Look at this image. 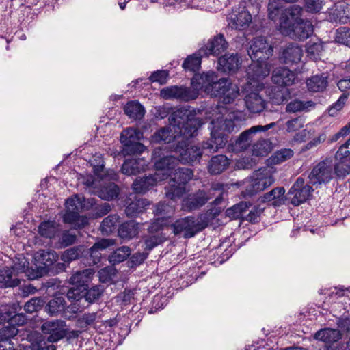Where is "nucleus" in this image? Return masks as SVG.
<instances>
[{
    "instance_id": "9b49d317",
    "label": "nucleus",
    "mask_w": 350,
    "mask_h": 350,
    "mask_svg": "<svg viewBox=\"0 0 350 350\" xmlns=\"http://www.w3.org/2000/svg\"><path fill=\"white\" fill-rule=\"evenodd\" d=\"M313 191L312 186L305 184L304 178L299 177L288 191L287 200L293 206H297L308 200Z\"/></svg>"
},
{
    "instance_id": "f03ea898",
    "label": "nucleus",
    "mask_w": 350,
    "mask_h": 350,
    "mask_svg": "<svg viewBox=\"0 0 350 350\" xmlns=\"http://www.w3.org/2000/svg\"><path fill=\"white\" fill-rule=\"evenodd\" d=\"M303 8L298 5L289 6L284 13L280 23V31L295 40L304 41L313 33V26L308 21L301 18Z\"/></svg>"
},
{
    "instance_id": "2f4dec72",
    "label": "nucleus",
    "mask_w": 350,
    "mask_h": 350,
    "mask_svg": "<svg viewBox=\"0 0 350 350\" xmlns=\"http://www.w3.org/2000/svg\"><path fill=\"white\" fill-rule=\"evenodd\" d=\"M181 139V136H179L172 132V130L169 126H165L160 129L156 131L151 136V142L153 144H170L173 142H178Z\"/></svg>"
},
{
    "instance_id": "e2e57ef3",
    "label": "nucleus",
    "mask_w": 350,
    "mask_h": 350,
    "mask_svg": "<svg viewBox=\"0 0 350 350\" xmlns=\"http://www.w3.org/2000/svg\"><path fill=\"white\" fill-rule=\"evenodd\" d=\"M145 148L144 144L139 142L130 144L126 143V146H122V152L124 156L139 154L144 151Z\"/></svg>"
},
{
    "instance_id": "c9c22d12",
    "label": "nucleus",
    "mask_w": 350,
    "mask_h": 350,
    "mask_svg": "<svg viewBox=\"0 0 350 350\" xmlns=\"http://www.w3.org/2000/svg\"><path fill=\"white\" fill-rule=\"evenodd\" d=\"M138 233V224L133 220L123 222L118 229V234L122 240H131L136 237Z\"/></svg>"
},
{
    "instance_id": "6ab92c4d",
    "label": "nucleus",
    "mask_w": 350,
    "mask_h": 350,
    "mask_svg": "<svg viewBox=\"0 0 350 350\" xmlns=\"http://www.w3.org/2000/svg\"><path fill=\"white\" fill-rule=\"evenodd\" d=\"M64 325L65 322L64 321H47L42 325L41 331L48 342L54 343L65 338Z\"/></svg>"
},
{
    "instance_id": "412c9836",
    "label": "nucleus",
    "mask_w": 350,
    "mask_h": 350,
    "mask_svg": "<svg viewBox=\"0 0 350 350\" xmlns=\"http://www.w3.org/2000/svg\"><path fill=\"white\" fill-rule=\"evenodd\" d=\"M228 48V43L226 40L224 34L219 33L208 39L207 42L200 47V53L202 52V54H205V57H208L211 55L219 56L225 52Z\"/></svg>"
},
{
    "instance_id": "aec40b11",
    "label": "nucleus",
    "mask_w": 350,
    "mask_h": 350,
    "mask_svg": "<svg viewBox=\"0 0 350 350\" xmlns=\"http://www.w3.org/2000/svg\"><path fill=\"white\" fill-rule=\"evenodd\" d=\"M211 191H218L219 194L216 196L214 201L211 202V208L208 209L204 215H201L200 217V220L206 219L207 221L208 224L210 220L214 219L221 213L222 208L218 206H219L224 202V194H227V193L225 192L224 185L219 183H217L212 185L209 190V192Z\"/></svg>"
},
{
    "instance_id": "423d86ee",
    "label": "nucleus",
    "mask_w": 350,
    "mask_h": 350,
    "mask_svg": "<svg viewBox=\"0 0 350 350\" xmlns=\"http://www.w3.org/2000/svg\"><path fill=\"white\" fill-rule=\"evenodd\" d=\"M275 182L272 172L267 167L254 171L245 183L242 191L245 197H252L269 187Z\"/></svg>"
},
{
    "instance_id": "7ed1b4c3",
    "label": "nucleus",
    "mask_w": 350,
    "mask_h": 350,
    "mask_svg": "<svg viewBox=\"0 0 350 350\" xmlns=\"http://www.w3.org/2000/svg\"><path fill=\"white\" fill-rule=\"evenodd\" d=\"M168 120L175 133L181 136V138L193 137L204 123L202 119L197 117L196 111L190 107H183L175 110L170 115Z\"/></svg>"
},
{
    "instance_id": "20e7f679",
    "label": "nucleus",
    "mask_w": 350,
    "mask_h": 350,
    "mask_svg": "<svg viewBox=\"0 0 350 350\" xmlns=\"http://www.w3.org/2000/svg\"><path fill=\"white\" fill-rule=\"evenodd\" d=\"M169 176L168 185L165 187V195L167 198L175 201L186 193V187L193 177V171L191 168L179 167L172 171Z\"/></svg>"
},
{
    "instance_id": "0e129e2a",
    "label": "nucleus",
    "mask_w": 350,
    "mask_h": 350,
    "mask_svg": "<svg viewBox=\"0 0 350 350\" xmlns=\"http://www.w3.org/2000/svg\"><path fill=\"white\" fill-rule=\"evenodd\" d=\"M165 225V220L157 219L154 221L150 223L147 228V234L151 235H158L166 237L163 232L164 226Z\"/></svg>"
},
{
    "instance_id": "2eb2a0df",
    "label": "nucleus",
    "mask_w": 350,
    "mask_h": 350,
    "mask_svg": "<svg viewBox=\"0 0 350 350\" xmlns=\"http://www.w3.org/2000/svg\"><path fill=\"white\" fill-rule=\"evenodd\" d=\"M66 212L63 216V221L66 224H74L79 228H83L88 224L86 217H81L79 215L81 202L79 199L68 198L66 201Z\"/></svg>"
},
{
    "instance_id": "f3484780",
    "label": "nucleus",
    "mask_w": 350,
    "mask_h": 350,
    "mask_svg": "<svg viewBox=\"0 0 350 350\" xmlns=\"http://www.w3.org/2000/svg\"><path fill=\"white\" fill-rule=\"evenodd\" d=\"M112 239H102L96 242L90 248L84 246V259L83 262L88 266H93L100 262L102 259L101 251L113 245Z\"/></svg>"
},
{
    "instance_id": "a19ab883",
    "label": "nucleus",
    "mask_w": 350,
    "mask_h": 350,
    "mask_svg": "<svg viewBox=\"0 0 350 350\" xmlns=\"http://www.w3.org/2000/svg\"><path fill=\"white\" fill-rule=\"evenodd\" d=\"M65 307L66 301L62 296L53 297L44 306V311L50 316H55L62 312Z\"/></svg>"
},
{
    "instance_id": "13d9d810",
    "label": "nucleus",
    "mask_w": 350,
    "mask_h": 350,
    "mask_svg": "<svg viewBox=\"0 0 350 350\" xmlns=\"http://www.w3.org/2000/svg\"><path fill=\"white\" fill-rule=\"evenodd\" d=\"M55 221H44L38 226V232L40 236L45 238H53L56 232Z\"/></svg>"
},
{
    "instance_id": "f257e3e1",
    "label": "nucleus",
    "mask_w": 350,
    "mask_h": 350,
    "mask_svg": "<svg viewBox=\"0 0 350 350\" xmlns=\"http://www.w3.org/2000/svg\"><path fill=\"white\" fill-rule=\"evenodd\" d=\"M95 271L88 268L73 271L67 281L72 286L68 290V299L77 304L81 308H85L98 301L103 296L105 288L103 285L90 286Z\"/></svg>"
},
{
    "instance_id": "79ce46f5",
    "label": "nucleus",
    "mask_w": 350,
    "mask_h": 350,
    "mask_svg": "<svg viewBox=\"0 0 350 350\" xmlns=\"http://www.w3.org/2000/svg\"><path fill=\"white\" fill-rule=\"evenodd\" d=\"M148 204L149 202L146 199L136 198L127 205L124 213L128 217H137L140 213L144 212L146 206Z\"/></svg>"
},
{
    "instance_id": "c03bdc74",
    "label": "nucleus",
    "mask_w": 350,
    "mask_h": 350,
    "mask_svg": "<svg viewBox=\"0 0 350 350\" xmlns=\"http://www.w3.org/2000/svg\"><path fill=\"white\" fill-rule=\"evenodd\" d=\"M291 92L288 88L274 87L269 93V98L273 105H281L291 98Z\"/></svg>"
},
{
    "instance_id": "a878e982",
    "label": "nucleus",
    "mask_w": 350,
    "mask_h": 350,
    "mask_svg": "<svg viewBox=\"0 0 350 350\" xmlns=\"http://www.w3.org/2000/svg\"><path fill=\"white\" fill-rule=\"evenodd\" d=\"M217 74L213 71H208L203 72L202 74H195L191 79V85L193 88V90L198 92L202 90L205 93H208L211 88V85L217 80Z\"/></svg>"
},
{
    "instance_id": "bf43d9fd",
    "label": "nucleus",
    "mask_w": 350,
    "mask_h": 350,
    "mask_svg": "<svg viewBox=\"0 0 350 350\" xmlns=\"http://www.w3.org/2000/svg\"><path fill=\"white\" fill-rule=\"evenodd\" d=\"M270 142L268 140H258L253 145L252 156L265 157L270 152Z\"/></svg>"
},
{
    "instance_id": "774afa93",
    "label": "nucleus",
    "mask_w": 350,
    "mask_h": 350,
    "mask_svg": "<svg viewBox=\"0 0 350 350\" xmlns=\"http://www.w3.org/2000/svg\"><path fill=\"white\" fill-rule=\"evenodd\" d=\"M154 212L155 215L158 217L157 219L165 220L167 217H170V214L172 213L173 211L172 207L167 204L160 202L157 204Z\"/></svg>"
},
{
    "instance_id": "393cba45",
    "label": "nucleus",
    "mask_w": 350,
    "mask_h": 350,
    "mask_svg": "<svg viewBox=\"0 0 350 350\" xmlns=\"http://www.w3.org/2000/svg\"><path fill=\"white\" fill-rule=\"evenodd\" d=\"M163 180L159 173L155 172L154 174L137 177L132 184L133 191L135 193L144 194L148 190L152 189L158 182Z\"/></svg>"
},
{
    "instance_id": "f8f14e48",
    "label": "nucleus",
    "mask_w": 350,
    "mask_h": 350,
    "mask_svg": "<svg viewBox=\"0 0 350 350\" xmlns=\"http://www.w3.org/2000/svg\"><path fill=\"white\" fill-rule=\"evenodd\" d=\"M152 159L154 162V167L156 172L164 171L163 173V180L169 176L170 171L172 170L176 163L177 158L170 154H165L161 147L155 148L152 153Z\"/></svg>"
},
{
    "instance_id": "338daca9",
    "label": "nucleus",
    "mask_w": 350,
    "mask_h": 350,
    "mask_svg": "<svg viewBox=\"0 0 350 350\" xmlns=\"http://www.w3.org/2000/svg\"><path fill=\"white\" fill-rule=\"evenodd\" d=\"M148 252H146L144 250L142 252H137L134 253L130 256L128 260L129 267L133 268L143 264L148 258Z\"/></svg>"
},
{
    "instance_id": "3c124183",
    "label": "nucleus",
    "mask_w": 350,
    "mask_h": 350,
    "mask_svg": "<svg viewBox=\"0 0 350 350\" xmlns=\"http://www.w3.org/2000/svg\"><path fill=\"white\" fill-rule=\"evenodd\" d=\"M131 252L129 247L121 246L109 255V261L112 265L119 264L126 260L131 256Z\"/></svg>"
},
{
    "instance_id": "603ef678",
    "label": "nucleus",
    "mask_w": 350,
    "mask_h": 350,
    "mask_svg": "<svg viewBox=\"0 0 350 350\" xmlns=\"http://www.w3.org/2000/svg\"><path fill=\"white\" fill-rule=\"evenodd\" d=\"M293 151L290 148H282L276 151L267 160V165H278L290 159L293 156Z\"/></svg>"
},
{
    "instance_id": "dca6fc26",
    "label": "nucleus",
    "mask_w": 350,
    "mask_h": 350,
    "mask_svg": "<svg viewBox=\"0 0 350 350\" xmlns=\"http://www.w3.org/2000/svg\"><path fill=\"white\" fill-rule=\"evenodd\" d=\"M273 49L260 36L252 40L247 53L252 61H267L273 55Z\"/></svg>"
},
{
    "instance_id": "4468645a",
    "label": "nucleus",
    "mask_w": 350,
    "mask_h": 350,
    "mask_svg": "<svg viewBox=\"0 0 350 350\" xmlns=\"http://www.w3.org/2000/svg\"><path fill=\"white\" fill-rule=\"evenodd\" d=\"M333 177V167L332 161L325 160L319 162L310 173L309 183L312 185L327 183Z\"/></svg>"
},
{
    "instance_id": "ddd939ff",
    "label": "nucleus",
    "mask_w": 350,
    "mask_h": 350,
    "mask_svg": "<svg viewBox=\"0 0 350 350\" xmlns=\"http://www.w3.org/2000/svg\"><path fill=\"white\" fill-rule=\"evenodd\" d=\"M161 96L165 100L176 99L189 102L196 99L198 92L185 86L171 85L163 88L160 92Z\"/></svg>"
},
{
    "instance_id": "de8ad7c7",
    "label": "nucleus",
    "mask_w": 350,
    "mask_h": 350,
    "mask_svg": "<svg viewBox=\"0 0 350 350\" xmlns=\"http://www.w3.org/2000/svg\"><path fill=\"white\" fill-rule=\"evenodd\" d=\"M84 259V245H78L66 250L61 255V260L68 265L77 259Z\"/></svg>"
},
{
    "instance_id": "39448f33",
    "label": "nucleus",
    "mask_w": 350,
    "mask_h": 350,
    "mask_svg": "<svg viewBox=\"0 0 350 350\" xmlns=\"http://www.w3.org/2000/svg\"><path fill=\"white\" fill-rule=\"evenodd\" d=\"M190 139L183 137L173 145L174 151L178 155L177 160L183 164L199 163L203 155H210V151L204 149L203 142L189 147Z\"/></svg>"
},
{
    "instance_id": "864d4df0",
    "label": "nucleus",
    "mask_w": 350,
    "mask_h": 350,
    "mask_svg": "<svg viewBox=\"0 0 350 350\" xmlns=\"http://www.w3.org/2000/svg\"><path fill=\"white\" fill-rule=\"evenodd\" d=\"M97 318V312H85L77 319L76 326L83 331H86L94 324Z\"/></svg>"
},
{
    "instance_id": "680f3d73",
    "label": "nucleus",
    "mask_w": 350,
    "mask_h": 350,
    "mask_svg": "<svg viewBox=\"0 0 350 350\" xmlns=\"http://www.w3.org/2000/svg\"><path fill=\"white\" fill-rule=\"evenodd\" d=\"M45 304L44 300L41 297H33L29 301L26 302L24 306V310L27 313L32 314L34 312H37L44 307Z\"/></svg>"
},
{
    "instance_id": "bb28decb",
    "label": "nucleus",
    "mask_w": 350,
    "mask_h": 350,
    "mask_svg": "<svg viewBox=\"0 0 350 350\" xmlns=\"http://www.w3.org/2000/svg\"><path fill=\"white\" fill-rule=\"evenodd\" d=\"M297 75L286 67H279L272 72L271 79L274 84L281 87H287L294 84Z\"/></svg>"
},
{
    "instance_id": "5fc2aeb1",
    "label": "nucleus",
    "mask_w": 350,
    "mask_h": 350,
    "mask_svg": "<svg viewBox=\"0 0 350 350\" xmlns=\"http://www.w3.org/2000/svg\"><path fill=\"white\" fill-rule=\"evenodd\" d=\"M336 163L334 164V172L336 175L340 177H345L350 174V157H343L335 158Z\"/></svg>"
},
{
    "instance_id": "5701e85b",
    "label": "nucleus",
    "mask_w": 350,
    "mask_h": 350,
    "mask_svg": "<svg viewBox=\"0 0 350 350\" xmlns=\"http://www.w3.org/2000/svg\"><path fill=\"white\" fill-rule=\"evenodd\" d=\"M241 62V57L238 53H225L218 58L217 69L224 73L232 75L237 72Z\"/></svg>"
},
{
    "instance_id": "49530a36",
    "label": "nucleus",
    "mask_w": 350,
    "mask_h": 350,
    "mask_svg": "<svg viewBox=\"0 0 350 350\" xmlns=\"http://www.w3.org/2000/svg\"><path fill=\"white\" fill-rule=\"evenodd\" d=\"M200 48L198 51L189 55L183 63V68L186 70L195 72L200 68L202 58L205 57V54L200 53Z\"/></svg>"
},
{
    "instance_id": "69168bd1",
    "label": "nucleus",
    "mask_w": 350,
    "mask_h": 350,
    "mask_svg": "<svg viewBox=\"0 0 350 350\" xmlns=\"http://www.w3.org/2000/svg\"><path fill=\"white\" fill-rule=\"evenodd\" d=\"M329 19L331 21L345 24L349 19V17L345 15V12L341 7H336L329 12Z\"/></svg>"
},
{
    "instance_id": "ea45409f",
    "label": "nucleus",
    "mask_w": 350,
    "mask_h": 350,
    "mask_svg": "<svg viewBox=\"0 0 350 350\" xmlns=\"http://www.w3.org/2000/svg\"><path fill=\"white\" fill-rule=\"evenodd\" d=\"M241 121V113L240 111H232L228 114L221 125L217 126L224 129L228 134L238 130V126Z\"/></svg>"
},
{
    "instance_id": "09e8293b",
    "label": "nucleus",
    "mask_w": 350,
    "mask_h": 350,
    "mask_svg": "<svg viewBox=\"0 0 350 350\" xmlns=\"http://www.w3.org/2000/svg\"><path fill=\"white\" fill-rule=\"evenodd\" d=\"M120 193L118 186L114 183H109L100 187L98 196L103 200L110 201L116 198Z\"/></svg>"
},
{
    "instance_id": "473e14b6",
    "label": "nucleus",
    "mask_w": 350,
    "mask_h": 350,
    "mask_svg": "<svg viewBox=\"0 0 350 350\" xmlns=\"http://www.w3.org/2000/svg\"><path fill=\"white\" fill-rule=\"evenodd\" d=\"M230 162L224 154H217L211 157L208 163V171L211 175H218L226 170Z\"/></svg>"
},
{
    "instance_id": "c756f323",
    "label": "nucleus",
    "mask_w": 350,
    "mask_h": 350,
    "mask_svg": "<svg viewBox=\"0 0 350 350\" xmlns=\"http://www.w3.org/2000/svg\"><path fill=\"white\" fill-rule=\"evenodd\" d=\"M147 167L146 161L143 158H131L126 159L122 167V174L131 176L144 172Z\"/></svg>"
},
{
    "instance_id": "6e6d98bb",
    "label": "nucleus",
    "mask_w": 350,
    "mask_h": 350,
    "mask_svg": "<svg viewBox=\"0 0 350 350\" xmlns=\"http://www.w3.org/2000/svg\"><path fill=\"white\" fill-rule=\"evenodd\" d=\"M140 134L139 131L133 128H128L123 130L120 138L122 146H126V143L130 144L131 143L138 142Z\"/></svg>"
},
{
    "instance_id": "4be33fe9",
    "label": "nucleus",
    "mask_w": 350,
    "mask_h": 350,
    "mask_svg": "<svg viewBox=\"0 0 350 350\" xmlns=\"http://www.w3.org/2000/svg\"><path fill=\"white\" fill-rule=\"evenodd\" d=\"M229 134L224 129L216 125H213L211 131V138L206 142H203L204 149L210 151V154L216 152L219 148H224L228 142Z\"/></svg>"
},
{
    "instance_id": "58836bf2",
    "label": "nucleus",
    "mask_w": 350,
    "mask_h": 350,
    "mask_svg": "<svg viewBox=\"0 0 350 350\" xmlns=\"http://www.w3.org/2000/svg\"><path fill=\"white\" fill-rule=\"evenodd\" d=\"M123 109L124 113L130 119L135 120L142 119L146 112L144 106L137 100H131L127 102Z\"/></svg>"
},
{
    "instance_id": "37998d69",
    "label": "nucleus",
    "mask_w": 350,
    "mask_h": 350,
    "mask_svg": "<svg viewBox=\"0 0 350 350\" xmlns=\"http://www.w3.org/2000/svg\"><path fill=\"white\" fill-rule=\"evenodd\" d=\"M251 206L252 204L250 202L241 201L232 207L227 208L226 211V215L232 219H244V214Z\"/></svg>"
},
{
    "instance_id": "9d476101",
    "label": "nucleus",
    "mask_w": 350,
    "mask_h": 350,
    "mask_svg": "<svg viewBox=\"0 0 350 350\" xmlns=\"http://www.w3.org/2000/svg\"><path fill=\"white\" fill-rule=\"evenodd\" d=\"M275 122H271L265 126L257 125L244 131L234 140L231 139L230 144L233 150L243 152L247 150L252 144L254 137L258 132H265L275 126Z\"/></svg>"
},
{
    "instance_id": "a211bd4d",
    "label": "nucleus",
    "mask_w": 350,
    "mask_h": 350,
    "mask_svg": "<svg viewBox=\"0 0 350 350\" xmlns=\"http://www.w3.org/2000/svg\"><path fill=\"white\" fill-rule=\"evenodd\" d=\"M211 195L204 190L199 189L195 192L189 193L182 201V209L186 212H192L200 209L211 199Z\"/></svg>"
},
{
    "instance_id": "1a4fd4ad",
    "label": "nucleus",
    "mask_w": 350,
    "mask_h": 350,
    "mask_svg": "<svg viewBox=\"0 0 350 350\" xmlns=\"http://www.w3.org/2000/svg\"><path fill=\"white\" fill-rule=\"evenodd\" d=\"M211 85L212 90H210L207 94L211 97H219L221 102L224 104H230L233 103L235 98L239 95L237 88H232V83L227 78L219 79L217 76V80H215Z\"/></svg>"
},
{
    "instance_id": "052dcab7",
    "label": "nucleus",
    "mask_w": 350,
    "mask_h": 350,
    "mask_svg": "<svg viewBox=\"0 0 350 350\" xmlns=\"http://www.w3.org/2000/svg\"><path fill=\"white\" fill-rule=\"evenodd\" d=\"M334 39L337 43L350 47V28L347 27L338 28Z\"/></svg>"
},
{
    "instance_id": "0eeeda50",
    "label": "nucleus",
    "mask_w": 350,
    "mask_h": 350,
    "mask_svg": "<svg viewBox=\"0 0 350 350\" xmlns=\"http://www.w3.org/2000/svg\"><path fill=\"white\" fill-rule=\"evenodd\" d=\"M35 268L31 267L23 269L29 280H33L41 278L49 273V269L58 259L56 252L50 250H40L34 254Z\"/></svg>"
},
{
    "instance_id": "6e6552de",
    "label": "nucleus",
    "mask_w": 350,
    "mask_h": 350,
    "mask_svg": "<svg viewBox=\"0 0 350 350\" xmlns=\"http://www.w3.org/2000/svg\"><path fill=\"white\" fill-rule=\"evenodd\" d=\"M208 226L206 219H196L193 216H187L176 219L171 224L170 228L175 236L190 239L202 231Z\"/></svg>"
},
{
    "instance_id": "e433bc0d",
    "label": "nucleus",
    "mask_w": 350,
    "mask_h": 350,
    "mask_svg": "<svg viewBox=\"0 0 350 350\" xmlns=\"http://www.w3.org/2000/svg\"><path fill=\"white\" fill-rule=\"evenodd\" d=\"M327 78L325 73L312 76L306 81L308 90L312 92L324 91L328 85Z\"/></svg>"
},
{
    "instance_id": "7c9ffc66",
    "label": "nucleus",
    "mask_w": 350,
    "mask_h": 350,
    "mask_svg": "<svg viewBox=\"0 0 350 350\" xmlns=\"http://www.w3.org/2000/svg\"><path fill=\"white\" fill-rule=\"evenodd\" d=\"M18 271L14 267L0 270V284L3 288H13L20 285Z\"/></svg>"
},
{
    "instance_id": "b1692460",
    "label": "nucleus",
    "mask_w": 350,
    "mask_h": 350,
    "mask_svg": "<svg viewBox=\"0 0 350 350\" xmlns=\"http://www.w3.org/2000/svg\"><path fill=\"white\" fill-rule=\"evenodd\" d=\"M285 193L286 190L284 187H277L265 193L258 198V200L275 208L280 207L285 204L287 200V195Z\"/></svg>"
},
{
    "instance_id": "a18cd8bd",
    "label": "nucleus",
    "mask_w": 350,
    "mask_h": 350,
    "mask_svg": "<svg viewBox=\"0 0 350 350\" xmlns=\"http://www.w3.org/2000/svg\"><path fill=\"white\" fill-rule=\"evenodd\" d=\"M167 240L166 237L151 235L146 234L142 237L141 243L142 247L148 254L156 247L162 244Z\"/></svg>"
},
{
    "instance_id": "4d7b16f0",
    "label": "nucleus",
    "mask_w": 350,
    "mask_h": 350,
    "mask_svg": "<svg viewBox=\"0 0 350 350\" xmlns=\"http://www.w3.org/2000/svg\"><path fill=\"white\" fill-rule=\"evenodd\" d=\"M118 219L119 217L116 214L110 215L105 217L103 220L100 227V230L103 234H109L113 232L116 229Z\"/></svg>"
},
{
    "instance_id": "72a5a7b5",
    "label": "nucleus",
    "mask_w": 350,
    "mask_h": 350,
    "mask_svg": "<svg viewBox=\"0 0 350 350\" xmlns=\"http://www.w3.org/2000/svg\"><path fill=\"white\" fill-rule=\"evenodd\" d=\"M245 103L247 109L254 113L262 112L265 108V101L258 92H250L245 96Z\"/></svg>"
},
{
    "instance_id": "cd10ccee",
    "label": "nucleus",
    "mask_w": 350,
    "mask_h": 350,
    "mask_svg": "<svg viewBox=\"0 0 350 350\" xmlns=\"http://www.w3.org/2000/svg\"><path fill=\"white\" fill-rule=\"evenodd\" d=\"M230 21L232 28L243 30L252 22V15L245 7L239 6L233 10Z\"/></svg>"
},
{
    "instance_id": "c85d7f7f",
    "label": "nucleus",
    "mask_w": 350,
    "mask_h": 350,
    "mask_svg": "<svg viewBox=\"0 0 350 350\" xmlns=\"http://www.w3.org/2000/svg\"><path fill=\"white\" fill-rule=\"evenodd\" d=\"M302 55L303 51L297 44L290 43L282 49L280 59L286 64H294L301 61Z\"/></svg>"
},
{
    "instance_id": "8fccbe9b",
    "label": "nucleus",
    "mask_w": 350,
    "mask_h": 350,
    "mask_svg": "<svg viewBox=\"0 0 350 350\" xmlns=\"http://www.w3.org/2000/svg\"><path fill=\"white\" fill-rule=\"evenodd\" d=\"M254 64L250 67L249 75L256 80H260L267 77L269 70L267 68L266 61H252Z\"/></svg>"
},
{
    "instance_id": "f704fd0d",
    "label": "nucleus",
    "mask_w": 350,
    "mask_h": 350,
    "mask_svg": "<svg viewBox=\"0 0 350 350\" xmlns=\"http://www.w3.org/2000/svg\"><path fill=\"white\" fill-rule=\"evenodd\" d=\"M340 330L332 328H323L314 334V338L327 344H333L342 338Z\"/></svg>"
},
{
    "instance_id": "4c0bfd02",
    "label": "nucleus",
    "mask_w": 350,
    "mask_h": 350,
    "mask_svg": "<svg viewBox=\"0 0 350 350\" xmlns=\"http://www.w3.org/2000/svg\"><path fill=\"white\" fill-rule=\"evenodd\" d=\"M283 0H269L267 5L268 17L270 20L275 21L279 20V24L281 23V18L288 8H284Z\"/></svg>"
}]
</instances>
